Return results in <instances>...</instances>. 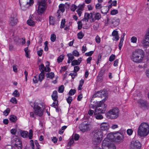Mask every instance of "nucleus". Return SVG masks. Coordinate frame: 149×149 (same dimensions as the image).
Returning a JSON list of instances; mask_svg holds the SVG:
<instances>
[{"label": "nucleus", "mask_w": 149, "mask_h": 149, "mask_svg": "<svg viewBox=\"0 0 149 149\" xmlns=\"http://www.w3.org/2000/svg\"><path fill=\"white\" fill-rule=\"evenodd\" d=\"M144 52L141 49H137L133 51L131 56V59L137 63L141 62L144 56Z\"/></svg>", "instance_id": "nucleus-1"}, {"label": "nucleus", "mask_w": 149, "mask_h": 149, "mask_svg": "<svg viewBox=\"0 0 149 149\" xmlns=\"http://www.w3.org/2000/svg\"><path fill=\"white\" fill-rule=\"evenodd\" d=\"M149 133V125L146 123H143L139 126L137 130V134L141 137L147 135Z\"/></svg>", "instance_id": "nucleus-2"}, {"label": "nucleus", "mask_w": 149, "mask_h": 149, "mask_svg": "<svg viewBox=\"0 0 149 149\" xmlns=\"http://www.w3.org/2000/svg\"><path fill=\"white\" fill-rule=\"evenodd\" d=\"M104 101L103 100H102V101H100L99 102L97 103V107H102V108H96L95 110L94 114H101L104 113L105 110H104V109L106 107V105L104 103Z\"/></svg>", "instance_id": "nucleus-3"}, {"label": "nucleus", "mask_w": 149, "mask_h": 149, "mask_svg": "<svg viewBox=\"0 0 149 149\" xmlns=\"http://www.w3.org/2000/svg\"><path fill=\"white\" fill-rule=\"evenodd\" d=\"M119 113L118 109L117 108H114L108 111L107 115L111 119H115L118 117Z\"/></svg>", "instance_id": "nucleus-4"}, {"label": "nucleus", "mask_w": 149, "mask_h": 149, "mask_svg": "<svg viewBox=\"0 0 149 149\" xmlns=\"http://www.w3.org/2000/svg\"><path fill=\"white\" fill-rule=\"evenodd\" d=\"M47 0H38V13L39 15L43 13L45 10L46 7V1Z\"/></svg>", "instance_id": "nucleus-5"}, {"label": "nucleus", "mask_w": 149, "mask_h": 149, "mask_svg": "<svg viewBox=\"0 0 149 149\" xmlns=\"http://www.w3.org/2000/svg\"><path fill=\"white\" fill-rule=\"evenodd\" d=\"M141 147L140 142L138 140L132 141L130 144V149H140Z\"/></svg>", "instance_id": "nucleus-6"}, {"label": "nucleus", "mask_w": 149, "mask_h": 149, "mask_svg": "<svg viewBox=\"0 0 149 149\" xmlns=\"http://www.w3.org/2000/svg\"><path fill=\"white\" fill-rule=\"evenodd\" d=\"M92 136L95 138L102 139L103 134L102 131L100 129H97L94 130L92 132Z\"/></svg>", "instance_id": "nucleus-7"}, {"label": "nucleus", "mask_w": 149, "mask_h": 149, "mask_svg": "<svg viewBox=\"0 0 149 149\" xmlns=\"http://www.w3.org/2000/svg\"><path fill=\"white\" fill-rule=\"evenodd\" d=\"M91 19L93 22H95L96 20L100 19L101 17L100 14L98 13L92 12L91 13Z\"/></svg>", "instance_id": "nucleus-8"}, {"label": "nucleus", "mask_w": 149, "mask_h": 149, "mask_svg": "<svg viewBox=\"0 0 149 149\" xmlns=\"http://www.w3.org/2000/svg\"><path fill=\"white\" fill-rule=\"evenodd\" d=\"M34 113L39 116H41L43 114V110L38 105H34Z\"/></svg>", "instance_id": "nucleus-9"}, {"label": "nucleus", "mask_w": 149, "mask_h": 149, "mask_svg": "<svg viewBox=\"0 0 149 149\" xmlns=\"http://www.w3.org/2000/svg\"><path fill=\"white\" fill-rule=\"evenodd\" d=\"M80 130L84 132L90 130L89 125L87 124L82 123L79 127Z\"/></svg>", "instance_id": "nucleus-10"}, {"label": "nucleus", "mask_w": 149, "mask_h": 149, "mask_svg": "<svg viewBox=\"0 0 149 149\" xmlns=\"http://www.w3.org/2000/svg\"><path fill=\"white\" fill-rule=\"evenodd\" d=\"M123 137L122 134L118 133L115 134V137L114 142L116 143H120L123 141Z\"/></svg>", "instance_id": "nucleus-11"}, {"label": "nucleus", "mask_w": 149, "mask_h": 149, "mask_svg": "<svg viewBox=\"0 0 149 149\" xmlns=\"http://www.w3.org/2000/svg\"><path fill=\"white\" fill-rule=\"evenodd\" d=\"M105 140H103L102 144V149H116V147L113 144H111L110 146L105 144Z\"/></svg>", "instance_id": "nucleus-12"}, {"label": "nucleus", "mask_w": 149, "mask_h": 149, "mask_svg": "<svg viewBox=\"0 0 149 149\" xmlns=\"http://www.w3.org/2000/svg\"><path fill=\"white\" fill-rule=\"evenodd\" d=\"M138 104L140 107L146 109L148 106V104L146 101L141 99L139 100L138 101Z\"/></svg>", "instance_id": "nucleus-13"}, {"label": "nucleus", "mask_w": 149, "mask_h": 149, "mask_svg": "<svg viewBox=\"0 0 149 149\" xmlns=\"http://www.w3.org/2000/svg\"><path fill=\"white\" fill-rule=\"evenodd\" d=\"M120 22V20L118 18L114 17L113 18L111 23L114 27H116L118 25Z\"/></svg>", "instance_id": "nucleus-14"}, {"label": "nucleus", "mask_w": 149, "mask_h": 149, "mask_svg": "<svg viewBox=\"0 0 149 149\" xmlns=\"http://www.w3.org/2000/svg\"><path fill=\"white\" fill-rule=\"evenodd\" d=\"M39 69L40 70H42V72H49L51 70L50 68L48 67L47 68L45 67L43 64H41L39 66Z\"/></svg>", "instance_id": "nucleus-15"}, {"label": "nucleus", "mask_w": 149, "mask_h": 149, "mask_svg": "<svg viewBox=\"0 0 149 149\" xmlns=\"http://www.w3.org/2000/svg\"><path fill=\"white\" fill-rule=\"evenodd\" d=\"M100 127L101 130H107L109 129V124L108 123H103L101 124Z\"/></svg>", "instance_id": "nucleus-16"}, {"label": "nucleus", "mask_w": 149, "mask_h": 149, "mask_svg": "<svg viewBox=\"0 0 149 149\" xmlns=\"http://www.w3.org/2000/svg\"><path fill=\"white\" fill-rule=\"evenodd\" d=\"M97 138L95 137L92 136V142L93 143L94 145H97L99 144L101 142L102 139H101Z\"/></svg>", "instance_id": "nucleus-17"}, {"label": "nucleus", "mask_w": 149, "mask_h": 149, "mask_svg": "<svg viewBox=\"0 0 149 149\" xmlns=\"http://www.w3.org/2000/svg\"><path fill=\"white\" fill-rule=\"evenodd\" d=\"M112 36H113V40L117 41L119 38V36L118 35V32L117 31L114 30L112 32Z\"/></svg>", "instance_id": "nucleus-18"}, {"label": "nucleus", "mask_w": 149, "mask_h": 149, "mask_svg": "<svg viewBox=\"0 0 149 149\" xmlns=\"http://www.w3.org/2000/svg\"><path fill=\"white\" fill-rule=\"evenodd\" d=\"M13 145L14 149H22V143L20 140Z\"/></svg>", "instance_id": "nucleus-19"}, {"label": "nucleus", "mask_w": 149, "mask_h": 149, "mask_svg": "<svg viewBox=\"0 0 149 149\" xmlns=\"http://www.w3.org/2000/svg\"><path fill=\"white\" fill-rule=\"evenodd\" d=\"M115 134H113V133H110L107 135V137L106 138L108 139L111 142V141H114L115 137Z\"/></svg>", "instance_id": "nucleus-20"}, {"label": "nucleus", "mask_w": 149, "mask_h": 149, "mask_svg": "<svg viewBox=\"0 0 149 149\" xmlns=\"http://www.w3.org/2000/svg\"><path fill=\"white\" fill-rule=\"evenodd\" d=\"M20 140L18 137L16 136H14L11 138V141L13 145L15 144V143L19 141Z\"/></svg>", "instance_id": "nucleus-21"}, {"label": "nucleus", "mask_w": 149, "mask_h": 149, "mask_svg": "<svg viewBox=\"0 0 149 149\" xmlns=\"http://www.w3.org/2000/svg\"><path fill=\"white\" fill-rule=\"evenodd\" d=\"M20 140L18 137L16 136H14L11 138V141L13 145L15 144V143L19 141Z\"/></svg>", "instance_id": "nucleus-22"}, {"label": "nucleus", "mask_w": 149, "mask_h": 149, "mask_svg": "<svg viewBox=\"0 0 149 149\" xmlns=\"http://www.w3.org/2000/svg\"><path fill=\"white\" fill-rule=\"evenodd\" d=\"M89 19H91V13H86L84 14V17L82 20H85L86 21V22H88Z\"/></svg>", "instance_id": "nucleus-23"}, {"label": "nucleus", "mask_w": 149, "mask_h": 149, "mask_svg": "<svg viewBox=\"0 0 149 149\" xmlns=\"http://www.w3.org/2000/svg\"><path fill=\"white\" fill-rule=\"evenodd\" d=\"M10 25L12 26L15 25L17 23V19L15 18L11 17L10 18Z\"/></svg>", "instance_id": "nucleus-24"}, {"label": "nucleus", "mask_w": 149, "mask_h": 149, "mask_svg": "<svg viewBox=\"0 0 149 149\" xmlns=\"http://www.w3.org/2000/svg\"><path fill=\"white\" fill-rule=\"evenodd\" d=\"M109 11V8L107 6H104L102 8L101 11L102 14H106Z\"/></svg>", "instance_id": "nucleus-25"}, {"label": "nucleus", "mask_w": 149, "mask_h": 149, "mask_svg": "<svg viewBox=\"0 0 149 149\" xmlns=\"http://www.w3.org/2000/svg\"><path fill=\"white\" fill-rule=\"evenodd\" d=\"M57 93V91H53V94L52 95V99L54 101H55L56 100H57V99L58 98Z\"/></svg>", "instance_id": "nucleus-26"}, {"label": "nucleus", "mask_w": 149, "mask_h": 149, "mask_svg": "<svg viewBox=\"0 0 149 149\" xmlns=\"http://www.w3.org/2000/svg\"><path fill=\"white\" fill-rule=\"evenodd\" d=\"M20 135L23 138H27L28 132L26 131H21L20 132Z\"/></svg>", "instance_id": "nucleus-27"}, {"label": "nucleus", "mask_w": 149, "mask_h": 149, "mask_svg": "<svg viewBox=\"0 0 149 149\" xmlns=\"http://www.w3.org/2000/svg\"><path fill=\"white\" fill-rule=\"evenodd\" d=\"M55 18L52 16L49 17V23L50 24L54 25L55 23Z\"/></svg>", "instance_id": "nucleus-28"}, {"label": "nucleus", "mask_w": 149, "mask_h": 149, "mask_svg": "<svg viewBox=\"0 0 149 149\" xmlns=\"http://www.w3.org/2000/svg\"><path fill=\"white\" fill-rule=\"evenodd\" d=\"M41 72L39 75V80L40 81H41L44 78V72H42V70H40Z\"/></svg>", "instance_id": "nucleus-29"}, {"label": "nucleus", "mask_w": 149, "mask_h": 149, "mask_svg": "<svg viewBox=\"0 0 149 149\" xmlns=\"http://www.w3.org/2000/svg\"><path fill=\"white\" fill-rule=\"evenodd\" d=\"M100 95H101V97H104V99L103 100L104 101V102L105 101V100H104V99H105L107 95V94L106 92L105 91H100Z\"/></svg>", "instance_id": "nucleus-30"}, {"label": "nucleus", "mask_w": 149, "mask_h": 149, "mask_svg": "<svg viewBox=\"0 0 149 149\" xmlns=\"http://www.w3.org/2000/svg\"><path fill=\"white\" fill-rule=\"evenodd\" d=\"M21 39L18 36H16L14 38V40L16 44L18 45L21 42Z\"/></svg>", "instance_id": "nucleus-31"}, {"label": "nucleus", "mask_w": 149, "mask_h": 149, "mask_svg": "<svg viewBox=\"0 0 149 149\" xmlns=\"http://www.w3.org/2000/svg\"><path fill=\"white\" fill-rule=\"evenodd\" d=\"M96 97H101L100 91L97 92L94 94L91 100V102H92V101L94 100V98Z\"/></svg>", "instance_id": "nucleus-32"}, {"label": "nucleus", "mask_w": 149, "mask_h": 149, "mask_svg": "<svg viewBox=\"0 0 149 149\" xmlns=\"http://www.w3.org/2000/svg\"><path fill=\"white\" fill-rule=\"evenodd\" d=\"M9 119L11 121L14 123H15L17 120L16 116L13 115L10 116Z\"/></svg>", "instance_id": "nucleus-33"}, {"label": "nucleus", "mask_w": 149, "mask_h": 149, "mask_svg": "<svg viewBox=\"0 0 149 149\" xmlns=\"http://www.w3.org/2000/svg\"><path fill=\"white\" fill-rule=\"evenodd\" d=\"M27 24L29 26H33L35 25V22L31 19L28 20L27 22Z\"/></svg>", "instance_id": "nucleus-34"}, {"label": "nucleus", "mask_w": 149, "mask_h": 149, "mask_svg": "<svg viewBox=\"0 0 149 149\" xmlns=\"http://www.w3.org/2000/svg\"><path fill=\"white\" fill-rule=\"evenodd\" d=\"M54 77V73L51 72L47 73V77L52 79Z\"/></svg>", "instance_id": "nucleus-35"}, {"label": "nucleus", "mask_w": 149, "mask_h": 149, "mask_svg": "<svg viewBox=\"0 0 149 149\" xmlns=\"http://www.w3.org/2000/svg\"><path fill=\"white\" fill-rule=\"evenodd\" d=\"M12 95L15 97H17L19 96L20 94L18 91L15 90L13 93Z\"/></svg>", "instance_id": "nucleus-36"}, {"label": "nucleus", "mask_w": 149, "mask_h": 149, "mask_svg": "<svg viewBox=\"0 0 149 149\" xmlns=\"http://www.w3.org/2000/svg\"><path fill=\"white\" fill-rule=\"evenodd\" d=\"M80 64V62H79L77 60H74L72 61L71 65L72 66L78 65Z\"/></svg>", "instance_id": "nucleus-37"}, {"label": "nucleus", "mask_w": 149, "mask_h": 149, "mask_svg": "<svg viewBox=\"0 0 149 149\" xmlns=\"http://www.w3.org/2000/svg\"><path fill=\"white\" fill-rule=\"evenodd\" d=\"M64 56L63 55H60L57 59V61L58 63H60L63 61L64 59Z\"/></svg>", "instance_id": "nucleus-38"}, {"label": "nucleus", "mask_w": 149, "mask_h": 149, "mask_svg": "<svg viewBox=\"0 0 149 149\" xmlns=\"http://www.w3.org/2000/svg\"><path fill=\"white\" fill-rule=\"evenodd\" d=\"M84 36V34L81 31L80 32L77 34L78 38L80 39H81Z\"/></svg>", "instance_id": "nucleus-39"}, {"label": "nucleus", "mask_w": 149, "mask_h": 149, "mask_svg": "<svg viewBox=\"0 0 149 149\" xmlns=\"http://www.w3.org/2000/svg\"><path fill=\"white\" fill-rule=\"evenodd\" d=\"M33 131L32 130H30L29 131V133L28 135L29 139H31L33 137Z\"/></svg>", "instance_id": "nucleus-40"}, {"label": "nucleus", "mask_w": 149, "mask_h": 149, "mask_svg": "<svg viewBox=\"0 0 149 149\" xmlns=\"http://www.w3.org/2000/svg\"><path fill=\"white\" fill-rule=\"evenodd\" d=\"M95 116V117L97 119H102L103 118V116L100 114H94Z\"/></svg>", "instance_id": "nucleus-41"}, {"label": "nucleus", "mask_w": 149, "mask_h": 149, "mask_svg": "<svg viewBox=\"0 0 149 149\" xmlns=\"http://www.w3.org/2000/svg\"><path fill=\"white\" fill-rule=\"evenodd\" d=\"M64 87L63 85H61L58 87V92L59 93H62L63 92Z\"/></svg>", "instance_id": "nucleus-42"}, {"label": "nucleus", "mask_w": 149, "mask_h": 149, "mask_svg": "<svg viewBox=\"0 0 149 149\" xmlns=\"http://www.w3.org/2000/svg\"><path fill=\"white\" fill-rule=\"evenodd\" d=\"M65 19H62L61 23V25L60 28H64L65 26Z\"/></svg>", "instance_id": "nucleus-43"}, {"label": "nucleus", "mask_w": 149, "mask_h": 149, "mask_svg": "<svg viewBox=\"0 0 149 149\" xmlns=\"http://www.w3.org/2000/svg\"><path fill=\"white\" fill-rule=\"evenodd\" d=\"M24 51L25 53V56L27 58H29V51L28 47H26L24 49Z\"/></svg>", "instance_id": "nucleus-44"}, {"label": "nucleus", "mask_w": 149, "mask_h": 149, "mask_svg": "<svg viewBox=\"0 0 149 149\" xmlns=\"http://www.w3.org/2000/svg\"><path fill=\"white\" fill-rule=\"evenodd\" d=\"M10 110L9 108H7L3 112V115L7 116L10 113Z\"/></svg>", "instance_id": "nucleus-45"}, {"label": "nucleus", "mask_w": 149, "mask_h": 149, "mask_svg": "<svg viewBox=\"0 0 149 149\" xmlns=\"http://www.w3.org/2000/svg\"><path fill=\"white\" fill-rule=\"evenodd\" d=\"M84 4L79 5L78 6V9L77 10H83L84 7Z\"/></svg>", "instance_id": "nucleus-46"}, {"label": "nucleus", "mask_w": 149, "mask_h": 149, "mask_svg": "<svg viewBox=\"0 0 149 149\" xmlns=\"http://www.w3.org/2000/svg\"><path fill=\"white\" fill-rule=\"evenodd\" d=\"M67 56L68 57V59H70L71 61H72L74 58L73 55L69 53L68 54Z\"/></svg>", "instance_id": "nucleus-47"}, {"label": "nucleus", "mask_w": 149, "mask_h": 149, "mask_svg": "<svg viewBox=\"0 0 149 149\" xmlns=\"http://www.w3.org/2000/svg\"><path fill=\"white\" fill-rule=\"evenodd\" d=\"M104 140H105L106 142H105V144L107 145H108L110 146L111 144H112L111 143V141H109V139H108L107 138H105Z\"/></svg>", "instance_id": "nucleus-48"}, {"label": "nucleus", "mask_w": 149, "mask_h": 149, "mask_svg": "<svg viewBox=\"0 0 149 149\" xmlns=\"http://www.w3.org/2000/svg\"><path fill=\"white\" fill-rule=\"evenodd\" d=\"M72 54L76 56H78L79 54V52L76 50H75L72 52Z\"/></svg>", "instance_id": "nucleus-49"}, {"label": "nucleus", "mask_w": 149, "mask_h": 149, "mask_svg": "<svg viewBox=\"0 0 149 149\" xmlns=\"http://www.w3.org/2000/svg\"><path fill=\"white\" fill-rule=\"evenodd\" d=\"M56 39V35L54 34H52L51 36V40L53 42H54L55 41Z\"/></svg>", "instance_id": "nucleus-50"}, {"label": "nucleus", "mask_w": 149, "mask_h": 149, "mask_svg": "<svg viewBox=\"0 0 149 149\" xmlns=\"http://www.w3.org/2000/svg\"><path fill=\"white\" fill-rule=\"evenodd\" d=\"M78 29H81L82 24L81 21H79L77 22Z\"/></svg>", "instance_id": "nucleus-51"}, {"label": "nucleus", "mask_w": 149, "mask_h": 149, "mask_svg": "<svg viewBox=\"0 0 149 149\" xmlns=\"http://www.w3.org/2000/svg\"><path fill=\"white\" fill-rule=\"evenodd\" d=\"M76 91L75 90L71 89L70 90L69 92V94L70 95H72L75 93Z\"/></svg>", "instance_id": "nucleus-52"}, {"label": "nucleus", "mask_w": 149, "mask_h": 149, "mask_svg": "<svg viewBox=\"0 0 149 149\" xmlns=\"http://www.w3.org/2000/svg\"><path fill=\"white\" fill-rule=\"evenodd\" d=\"M115 56L114 54H112L109 58V60L110 61H113L115 59Z\"/></svg>", "instance_id": "nucleus-53"}, {"label": "nucleus", "mask_w": 149, "mask_h": 149, "mask_svg": "<svg viewBox=\"0 0 149 149\" xmlns=\"http://www.w3.org/2000/svg\"><path fill=\"white\" fill-rule=\"evenodd\" d=\"M118 11L117 10L113 9L111 11L110 14L112 15H114L118 13Z\"/></svg>", "instance_id": "nucleus-54"}, {"label": "nucleus", "mask_w": 149, "mask_h": 149, "mask_svg": "<svg viewBox=\"0 0 149 149\" xmlns=\"http://www.w3.org/2000/svg\"><path fill=\"white\" fill-rule=\"evenodd\" d=\"M131 40L132 42L136 43L137 41V38L135 36H133L131 38Z\"/></svg>", "instance_id": "nucleus-55"}, {"label": "nucleus", "mask_w": 149, "mask_h": 149, "mask_svg": "<svg viewBox=\"0 0 149 149\" xmlns=\"http://www.w3.org/2000/svg\"><path fill=\"white\" fill-rule=\"evenodd\" d=\"M74 142V139L73 138H72L70 139V140L69 141L68 143V146H71L73 143Z\"/></svg>", "instance_id": "nucleus-56"}, {"label": "nucleus", "mask_w": 149, "mask_h": 149, "mask_svg": "<svg viewBox=\"0 0 149 149\" xmlns=\"http://www.w3.org/2000/svg\"><path fill=\"white\" fill-rule=\"evenodd\" d=\"M77 6L74 4H72L70 7V9L71 10L74 11L77 8Z\"/></svg>", "instance_id": "nucleus-57"}, {"label": "nucleus", "mask_w": 149, "mask_h": 149, "mask_svg": "<svg viewBox=\"0 0 149 149\" xmlns=\"http://www.w3.org/2000/svg\"><path fill=\"white\" fill-rule=\"evenodd\" d=\"M72 100V97L71 96H69L67 99V101L69 104L71 103Z\"/></svg>", "instance_id": "nucleus-58"}, {"label": "nucleus", "mask_w": 149, "mask_h": 149, "mask_svg": "<svg viewBox=\"0 0 149 149\" xmlns=\"http://www.w3.org/2000/svg\"><path fill=\"white\" fill-rule=\"evenodd\" d=\"M10 102L16 104L17 103V101L16 98L15 97H13L10 100Z\"/></svg>", "instance_id": "nucleus-59"}, {"label": "nucleus", "mask_w": 149, "mask_h": 149, "mask_svg": "<svg viewBox=\"0 0 149 149\" xmlns=\"http://www.w3.org/2000/svg\"><path fill=\"white\" fill-rule=\"evenodd\" d=\"M80 68L78 66H76L74 67V73H76L79 70Z\"/></svg>", "instance_id": "nucleus-60"}, {"label": "nucleus", "mask_w": 149, "mask_h": 149, "mask_svg": "<svg viewBox=\"0 0 149 149\" xmlns=\"http://www.w3.org/2000/svg\"><path fill=\"white\" fill-rule=\"evenodd\" d=\"M133 132V130H132V129H128L127 131V133L129 135H131L132 134Z\"/></svg>", "instance_id": "nucleus-61"}, {"label": "nucleus", "mask_w": 149, "mask_h": 149, "mask_svg": "<svg viewBox=\"0 0 149 149\" xmlns=\"http://www.w3.org/2000/svg\"><path fill=\"white\" fill-rule=\"evenodd\" d=\"M95 41L98 43H100V38L98 35H97L95 38Z\"/></svg>", "instance_id": "nucleus-62"}, {"label": "nucleus", "mask_w": 149, "mask_h": 149, "mask_svg": "<svg viewBox=\"0 0 149 149\" xmlns=\"http://www.w3.org/2000/svg\"><path fill=\"white\" fill-rule=\"evenodd\" d=\"M93 53V51H91L85 53V55L86 56H91Z\"/></svg>", "instance_id": "nucleus-63"}, {"label": "nucleus", "mask_w": 149, "mask_h": 149, "mask_svg": "<svg viewBox=\"0 0 149 149\" xmlns=\"http://www.w3.org/2000/svg\"><path fill=\"white\" fill-rule=\"evenodd\" d=\"M5 148V149H14L13 146L10 145L6 146Z\"/></svg>", "instance_id": "nucleus-64"}]
</instances>
